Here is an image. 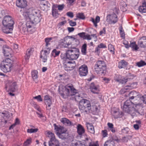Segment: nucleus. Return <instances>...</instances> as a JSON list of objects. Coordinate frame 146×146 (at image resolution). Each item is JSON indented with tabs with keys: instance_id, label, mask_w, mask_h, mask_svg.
<instances>
[{
	"instance_id": "f257e3e1",
	"label": "nucleus",
	"mask_w": 146,
	"mask_h": 146,
	"mask_svg": "<svg viewBox=\"0 0 146 146\" xmlns=\"http://www.w3.org/2000/svg\"><path fill=\"white\" fill-rule=\"evenodd\" d=\"M60 94L64 98H67L69 96L74 95L77 93V90L72 84L66 85L62 90L60 89Z\"/></svg>"
},
{
	"instance_id": "f03ea898",
	"label": "nucleus",
	"mask_w": 146,
	"mask_h": 146,
	"mask_svg": "<svg viewBox=\"0 0 146 146\" xmlns=\"http://www.w3.org/2000/svg\"><path fill=\"white\" fill-rule=\"evenodd\" d=\"M132 103L131 100H127L124 102L123 107V110L130 114L132 116L135 115L136 112L135 108L132 105Z\"/></svg>"
},
{
	"instance_id": "7ed1b4c3",
	"label": "nucleus",
	"mask_w": 146,
	"mask_h": 146,
	"mask_svg": "<svg viewBox=\"0 0 146 146\" xmlns=\"http://www.w3.org/2000/svg\"><path fill=\"white\" fill-rule=\"evenodd\" d=\"M79 53V50L78 48L74 47L66 51V57L69 60H75L78 57Z\"/></svg>"
},
{
	"instance_id": "20e7f679",
	"label": "nucleus",
	"mask_w": 146,
	"mask_h": 146,
	"mask_svg": "<svg viewBox=\"0 0 146 146\" xmlns=\"http://www.w3.org/2000/svg\"><path fill=\"white\" fill-rule=\"evenodd\" d=\"M90 102L86 99H83L80 100L79 102V107L82 112H87L91 109Z\"/></svg>"
},
{
	"instance_id": "39448f33",
	"label": "nucleus",
	"mask_w": 146,
	"mask_h": 146,
	"mask_svg": "<svg viewBox=\"0 0 146 146\" xmlns=\"http://www.w3.org/2000/svg\"><path fill=\"white\" fill-rule=\"evenodd\" d=\"M12 67L11 60L9 58H6L3 60L0 64L1 69L5 73L10 72Z\"/></svg>"
},
{
	"instance_id": "423d86ee",
	"label": "nucleus",
	"mask_w": 146,
	"mask_h": 146,
	"mask_svg": "<svg viewBox=\"0 0 146 146\" xmlns=\"http://www.w3.org/2000/svg\"><path fill=\"white\" fill-rule=\"evenodd\" d=\"M106 68V64L104 61H97L94 66L95 71L97 74H104Z\"/></svg>"
},
{
	"instance_id": "0eeeda50",
	"label": "nucleus",
	"mask_w": 146,
	"mask_h": 146,
	"mask_svg": "<svg viewBox=\"0 0 146 146\" xmlns=\"http://www.w3.org/2000/svg\"><path fill=\"white\" fill-rule=\"evenodd\" d=\"M46 132V136L50 139L48 142L49 146H59V142L56 139L54 134L49 131H47Z\"/></svg>"
},
{
	"instance_id": "6e6552de",
	"label": "nucleus",
	"mask_w": 146,
	"mask_h": 146,
	"mask_svg": "<svg viewBox=\"0 0 146 146\" xmlns=\"http://www.w3.org/2000/svg\"><path fill=\"white\" fill-rule=\"evenodd\" d=\"M38 11L37 10L31 8L25 11L23 13V15L26 19H29L30 17L35 16L37 14Z\"/></svg>"
},
{
	"instance_id": "1a4fd4ad",
	"label": "nucleus",
	"mask_w": 146,
	"mask_h": 146,
	"mask_svg": "<svg viewBox=\"0 0 146 146\" xmlns=\"http://www.w3.org/2000/svg\"><path fill=\"white\" fill-rule=\"evenodd\" d=\"M11 118L8 112L5 111L0 113V121L2 123H7V121L10 120Z\"/></svg>"
},
{
	"instance_id": "9d476101",
	"label": "nucleus",
	"mask_w": 146,
	"mask_h": 146,
	"mask_svg": "<svg viewBox=\"0 0 146 146\" xmlns=\"http://www.w3.org/2000/svg\"><path fill=\"white\" fill-rule=\"evenodd\" d=\"M3 24V26H13L14 22L12 20V17L9 15H7L4 17Z\"/></svg>"
},
{
	"instance_id": "9b49d317",
	"label": "nucleus",
	"mask_w": 146,
	"mask_h": 146,
	"mask_svg": "<svg viewBox=\"0 0 146 146\" xmlns=\"http://www.w3.org/2000/svg\"><path fill=\"white\" fill-rule=\"evenodd\" d=\"M75 66L76 64L74 62L66 61L64 63V69L67 71L72 70Z\"/></svg>"
},
{
	"instance_id": "f8f14e48",
	"label": "nucleus",
	"mask_w": 146,
	"mask_h": 146,
	"mask_svg": "<svg viewBox=\"0 0 146 146\" xmlns=\"http://www.w3.org/2000/svg\"><path fill=\"white\" fill-rule=\"evenodd\" d=\"M129 96V100H134V102L136 103H137L136 102L137 100H139L140 97V95L138 93H137L135 91H133L130 92L128 94Z\"/></svg>"
},
{
	"instance_id": "ddd939ff",
	"label": "nucleus",
	"mask_w": 146,
	"mask_h": 146,
	"mask_svg": "<svg viewBox=\"0 0 146 146\" xmlns=\"http://www.w3.org/2000/svg\"><path fill=\"white\" fill-rule=\"evenodd\" d=\"M26 26L28 27V32L31 33H32L35 31L36 30V25L31 22V21L29 20L27 21Z\"/></svg>"
},
{
	"instance_id": "4468645a",
	"label": "nucleus",
	"mask_w": 146,
	"mask_h": 146,
	"mask_svg": "<svg viewBox=\"0 0 146 146\" xmlns=\"http://www.w3.org/2000/svg\"><path fill=\"white\" fill-rule=\"evenodd\" d=\"M79 72L80 76H86L88 72V68L87 66L84 64L81 66L79 68Z\"/></svg>"
},
{
	"instance_id": "2eb2a0df",
	"label": "nucleus",
	"mask_w": 146,
	"mask_h": 146,
	"mask_svg": "<svg viewBox=\"0 0 146 146\" xmlns=\"http://www.w3.org/2000/svg\"><path fill=\"white\" fill-rule=\"evenodd\" d=\"M90 89L91 92L94 94H98L100 91L99 85L93 83L90 84Z\"/></svg>"
},
{
	"instance_id": "dca6fc26",
	"label": "nucleus",
	"mask_w": 146,
	"mask_h": 146,
	"mask_svg": "<svg viewBox=\"0 0 146 146\" xmlns=\"http://www.w3.org/2000/svg\"><path fill=\"white\" fill-rule=\"evenodd\" d=\"M47 50H42L41 52V55L40 57L43 60L44 62H45L47 60V56L50 52V48H46Z\"/></svg>"
},
{
	"instance_id": "f3484780",
	"label": "nucleus",
	"mask_w": 146,
	"mask_h": 146,
	"mask_svg": "<svg viewBox=\"0 0 146 146\" xmlns=\"http://www.w3.org/2000/svg\"><path fill=\"white\" fill-rule=\"evenodd\" d=\"M143 105L141 103H138L136 104V107L137 109H138L136 110L135 109L136 115L137 113L141 115H144V111L143 109Z\"/></svg>"
},
{
	"instance_id": "a211bd4d",
	"label": "nucleus",
	"mask_w": 146,
	"mask_h": 146,
	"mask_svg": "<svg viewBox=\"0 0 146 146\" xmlns=\"http://www.w3.org/2000/svg\"><path fill=\"white\" fill-rule=\"evenodd\" d=\"M3 51L4 55L5 56L9 57L12 56V49L8 46H4L3 48Z\"/></svg>"
},
{
	"instance_id": "6ab92c4d",
	"label": "nucleus",
	"mask_w": 146,
	"mask_h": 146,
	"mask_svg": "<svg viewBox=\"0 0 146 146\" xmlns=\"http://www.w3.org/2000/svg\"><path fill=\"white\" fill-rule=\"evenodd\" d=\"M60 43L64 47L67 48L71 44V42L70 39L65 37L60 40Z\"/></svg>"
},
{
	"instance_id": "aec40b11",
	"label": "nucleus",
	"mask_w": 146,
	"mask_h": 146,
	"mask_svg": "<svg viewBox=\"0 0 146 146\" xmlns=\"http://www.w3.org/2000/svg\"><path fill=\"white\" fill-rule=\"evenodd\" d=\"M17 6L21 8H24L27 5V2L26 0H17L16 3Z\"/></svg>"
},
{
	"instance_id": "412c9836",
	"label": "nucleus",
	"mask_w": 146,
	"mask_h": 146,
	"mask_svg": "<svg viewBox=\"0 0 146 146\" xmlns=\"http://www.w3.org/2000/svg\"><path fill=\"white\" fill-rule=\"evenodd\" d=\"M29 19H26L27 21H31V22L33 23L35 25L38 23L40 21V19L36 15L35 16H33L32 17H30Z\"/></svg>"
},
{
	"instance_id": "4be33fe9",
	"label": "nucleus",
	"mask_w": 146,
	"mask_h": 146,
	"mask_svg": "<svg viewBox=\"0 0 146 146\" xmlns=\"http://www.w3.org/2000/svg\"><path fill=\"white\" fill-rule=\"evenodd\" d=\"M146 37H142L140 38L138 42V44L141 47H146Z\"/></svg>"
},
{
	"instance_id": "5701e85b",
	"label": "nucleus",
	"mask_w": 146,
	"mask_h": 146,
	"mask_svg": "<svg viewBox=\"0 0 146 146\" xmlns=\"http://www.w3.org/2000/svg\"><path fill=\"white\" fill-rule=\"evenodd\" d=\"M54 129L58 133H64L66 131V129L65 128L61 126H58L56 124H54Z\"/></svg>"
},
{
	"instance_id": "b1692460",
	"label": "nucleus",
	"mask_w": 146,
	"mask_h": 146,
	"mask_svg": "<svg viewBox=\"0 0 146 146\" xmlns=\"http://www.w3.org/2000/svg\"><path fill=\"white\" fill-rule=\"evenodd\" d=\"M13 26H3L2 29L3 32L6 34H8L11 33L13 30Z\"/></svg>"
},
{
	"instance_id": "393cba45",
	"label": "nucleus",
	"mask_w": 146,
	"mask_h": 146,
	"mask_svg": "<svg viewBox=\"0 0 146 146\" xmlns=\"http://www.w3.org/2000/svg\"><path fill=\"white\" fill-rule=\"evenodd\" d=\"M77 132L79 135H82L84 133L85 130L83 127L80 124H78L77 126Z\"/></svg>"
},
{
	"instance_id": "a878e982",
	"label": "nucleus",
	"mask_w": 146,
	"mask_h": 146,
	"mask_svg": "<svg viewBox=\"0 0 146 146\" xmlns=\"http://www.w3.org/2000/svg\"><path fill=\"white\" fill-rule=\"evenodd\" d=\"M86 126L89 132L92 134L94 133V129L92 124L89 123H86Z\"/></svg>"
},
{
	"instance_id": "bb28decb",
	"label": "nucleus",
	"mask_w": 146,
	"mask_h": 146,
	"mask_svg": "<svg viewBox=\"0 0 146 146\" xmlns=\"http://www.w3.org/2000/svg\"><path fill=\"white\" fill-rule=\"evenodd\" d=\"M84 139H83L84 141L83 144H84L85 146H89L92 142V140L86 135H84Z\"/></svg>"
},
{
	"instance_id": "cd10ccee",
	"label": "nucleus",
	"mask_w": 146,
	"mask_h": 146,
	"mask_svg": "<svg viewBox=\"0 0 146 146\" xmlns=\"http://www.w3.org/2000/svg\"><path fill=\"white\" fill-rule=\"evenodd\" d=\"M51 98V97L47 95L45 96L44 97L45 103L46 105H48L49 107L52 104Z\"/></svg>"
},
{
	"instance_id": "c85d7f7f",
	"label": "nucleus",
	"mask_w": 146,
	"mask_h": 146,
	"mask_svg": "<svg viewBox=\"0 0 146 146\" xmlns=\"http://www.w3.org/2000/svg\"><path fill=\"white\" fill-rule=\"evenodd\" d=\"M137 85V83H133V84H131L129 85H128L126 86L122 90L124 91V92H126L125 90H127L128 89H131L132 88H134L136 87Z\"/></svg>"
},
{
	"instance_id": "c756f323",
	"label": "nucleus",
	"mask_w": 146,
	"mask_h": 146,
	"mask_svg": "<svg viewBox=\"0 0 146 146\" xmlns=\"http://www.w3.org/2000/svg\"><path fill=\"white\" fill-rule=\"evenodd\" d=\"M139 10V11L142 13L146 12V2H144L142 3V5L140 6Z\"/></svg>"
},
{
	"instance_id": "7c9ffc66",
	"label": "nucleus",
	"mask_w": 146,
	"mask_h": 146,
	"mask_svg": "<svg viewBox=\"0 0 146 146\" xmlns=\"http://www.w3.org/2000/svg\"><path fill=\"white\" fill-rule=\"evenodd\" d=\"M17 88V84L16 82H11L9 87V90L10 91L14 92Z\"/></svg>"
},
{
	"instance_id": "2f4dec72",
	"label": "nucleus",
	"mask_w": 146,
	"mask_h": 146,
	"mask_svg": "<svg viewBox=\"0 0 146 146\" xmlns=\"http://www.w3.org/2000/svg\"><path fill=\"white\" fill-rule=\"evenodd\" d=\"M61 121L63 124L66 123L68 126H73V124L69 119L66 118H62L61 120Z\"/></svg>"
},
{
	"instance_id": "473e14b6",
	"label": "nucleus",
	"mask_w": 146,
	"mask_h": 146,
	"mask_svg": "<svg viewBox=\"0 0 146 146\" xmlns=\"http://www.w3.org/2000/svg\"><path fill=\"white\" fill-rule=\"evenodd\" d=\"M111 114L112 116L115 119L120 117L121 115L119 111L118 110L112 111Z\"/></svg>"
},
{
	"instance_id": "72a5a7b5",
	"label": "nucleus",
	"mask_w": 146,
	"mask_h": 146,
	"mask_svg": "<svg viewBox=\"0 0 146 146\" xmlns=\"http://www.w3.org/2000/svg\"><path fill=\"white\" fill-rule=\"evenodd\" d=\"M33 48L28 49L25 56V58L26 61L28 60L31 54L33 53Z\"/></svg>"
},
{
	"instance_id": "f704fd0d",
	"label": "nucleus",
	"mask_w": 146,
	"mask_h": 146,
	"mask_svg": "<svg viewBox=\"0 0 146 146\" xmlns=\"http://www.w3.org/2000/svg\"><path fill=\"white\" fill-rule=\"evenodd\" d=\"M100 17L99 16H97L95 20L93 18H91L90 21L93 23L95 27H97L98 26L97 23L100 22Z\"/></svg>"
},
{
	"instance_id": "c9c22d12",
	"label": "nucleus",
	"mask_w": 146,
	"mask_h": 146,
	"mask_svg": "<svg viewBox=\"0 0 146 146\" xmlns=\"http://www.w3.org/2000/svg\"><path fill=\"white\" fill-rule=\"evenodd\" d=\"M127 64V63L123 60L119 63L118 66L119 68H121L126 66Z\"/></svg>"
},
{
	"instance_id": "e433bc0d",
	"label": "nucleus",
	"mask_w": 146,
	"mask_h": 146,
	"mask_svg": "<svg viewBox=\"0 0 146 146\" xmlns=\"http://www.w3.org/2000/svg\"><path fill=\"white\" fill-rule=\"evenodd\" d=\"M38 72L36 70L32 72V77L35 81H36L38 77Z\"/></svg>"
},
{
	"instance_id": "4c0bfd02",
	"label": "nucleus",
	"mask_w": 146,
	"mask_h": 146,
	"mask_svg": "<svg viewBox=\"0 0 146 146\" xmlns=\"http://www.w3.org/2000/svg\"><path fill=\"white\" fill-rule=\"evenodd\" d=\"M110 20L114 24L116 23L117 21V16L115 14L111 15Z\"/></svg>"
},
{
	"instance_id": "58836bf2",
	"label": "nucleus",
	"mask_w": 146,
	"mask_h": 146,
	"mask_svg": "<svg viewBox=\"0 0 146 146\" xmlns=\"http://www.w3.org/2000/svg\"><path fill=\"white\" fill-rule=\"evenodd\" d=\"M104 146H115L114 141L111 140H107L105 142Z\"/></svg>"
},
{
	"instance_id": "ea45409f",
	"label": "nucleus",
	"mask_w": 146,
	"mask_h": 146,
	"mask_svg": "<svg viewBox=\"0 0 146 146\" xmlns=\"http://www.w3.org/2000/svg\"><path fill=\"white\" fill-rule=\"evenodd\" d=\"M40 5L41 7H44L45 6H48V2L46 0H39Z\"/></svg>"
},
{
	"instance_id": "a19ab883",
	"label": "nucleus",
	"mask_w": 146,
	"mask_h": 146,
	"mask_svg": "<svg viewBox=\"0 0 146 146\" xmlns=\"http://www.w3.org/2000/svg\"><path fill=\"white\" fill-rule=\"evenodd\" d=\"M54 37H50V38H47L45 39V41L46 42V48H48V46L50 45V41L52 40L54 38Z\"/></svg>"
},
{
	"instance_id": "79ce46f5",
	"label": "nucleus",
	"mask_w": 146,
	"mask_h": 146,
	"mask_svg": "<svg viewBox=\"0 0 146 146\" xmlns=\"http://www.w3.org/2000/svg\"><path fill=\"white\" fill-rule=\"evenodd\" d=\"M60 53V51H57L56 49H54L52 52L51 54V56L54 57H55L56 56H58Z\"/></svg>"
},
{
	"instance_id": "37998d69",
	"label": "nucleus",
	"mask_w": 146,
	"mask_h": 146,
	"mask_svg": "<svg viewBox=\"0 0 146 146\" xmlns=\"http://www.w3.org/2000/svg\"><path fill=\"white\" fill-rule=\"evenodd\" d=\"M32 139L29 138L25 141L23 146H29L32 142Z\"/></svg>"
},
{
	"instance_id": "c03bdc74",
	"label": "nucleus",
	"mask_w": 146,
	"mask_h": 146,
	"mask_svg": "<svg viewBox=\"0 0 146 146\" xmlns=\"http://www.w3.org/2000/svg\"><path fill=\"white\" fill-rule=\"evenodd\" d=\"M87 44H84L82 47L81 52L83 54L85 55L86 53Z\"/></svg>"
},
{
	"instance_id": "a18cd8bd",
	"label": "nucleus",
	"mask_w": 146,
	"mask_h": 146,
	"mask_svg": "<svg viewBox=\"0 0 146 146\" xmlns=\"http://www.w3.org/2000/svg\"><path fill=\"white\" fill-rule=\"evenodd\" d=\"M129 47H131L133 48V49L135 50H137L139 48V47L137 46L135 42L131 43L130 45L129 46Z\"/></svg>"
},
{
	"instance_id": "49530a36",
	"label": "nucleus",
	"mask_w": 146,
	"mask_h": 146,
	"mask_svg": "<svg viewBox=\"0 0 146 146\" xmlns=\"http://www.w3.org/2000/svg\"><path fill=\"white\" fill-rule=\"evenodd\" d=\"M19 119L18 118H17L16 119L15 122L14 123L11 125L9 127V129H13V128L16 125H18L19 123Z\"/></svg>"
},
{
	"instance_id": "de8ad7c7",
	"label": "nucleus",
	"mask_w": 146,
	"mask_h": 146,
	"mask_svg": "<svg viewBox=\"0 0 146 146\" xmlns=\"http://www.w3.org/2000/svg\"><path fill=\"white\" fill-rule=\"evenodd\" d=\"M139 100L144 104H146V95H144L143 96L140 95Z\"/></svg>"
},
{
	"instance_id": "09e8293b",
	"label": "nucleus",
	"mask_w": 146,
	"mask_h": 146,
	"mask_svg": "<svg viewBox=\"0 0 146 146\" xmlns=\"http://www.w3.org/2000/svg\"><path fill=\"white\" fill-rule=\"evenodd\" d=\"M116 80L118 82H119L120 83L123 84L126 83L127 82V79L122 78L121 79H116Z\"/></svg>"
},
{
	"instance_id": "8fccbe9b",
	"label": "nucleus",
	"mask_w": 146,
	"mask_h": 146,
	"mask_svg": "<svg viewBox=\"0 0 146 146\" xmlns=\"http://www.w3.org/2000/svg\"><path fill=\"white\" fill-rule=\"evenodd\" d=\"M58 14V10L53 7L52 9V15L54 17H56Z\"/></svg>"
},
{
	"instance_id": "3c124183",
	"label": "nucleus",
	"mask_w": 146,
	"mask_h": 146,
	"mask_svg": "<svg viewBox=\"0 0 146 146\" xmlns=\"http://www.w3.org/2000/svg\"><path fill=\"white\" fill-rule=\"evenodd\" d=\"M72 145H75L76 146H85L84 144L80 141H78L75 143H72Z\"/></svg>"
},
{
	"instance_id": "603ef678",
	"label": "nucleus",
	"mask_w": 146,
	"mask_h": 146,
	"mask_svg": "<svg viewBox=\"0 0 146 146\" xmlns=\"http://www.w3.org/2000/svg\"><path fill=\"white\" fill-rule=\"evenodd\" d=\"M145 65H146V63H145L144 61L142 60H141L136 63V65L139 67L143 66Z\"/></svg>"
},
{
	"instance_id": "864d4df0",
	"label": "nucleus",
	"mask_w": 146,
	"mask_h": 146,
	"mask_svg": "<svg viewBox=\"0 0 146 146\" xmlns=\"http://www.w3.org/2000/svg\"><path fill=\"white\" fill-rule=\"evenodd\" d=\"M108 48L109 50L112 52L113 54L114 53V46L111 44H109L108 45Z\"/></svg>"
},
{
	"instance_id": "5fc2aeb1",
	"label": "nucleus",
	"mask_w": 146,
	"mask_h": 146,
	"mask_svg": "<svg viewBox=\"0 0 146 146\" xmlns=\"http://www.w3.org/2000/svg\"><path fill=\"white\" fill-rule=\"evenodd\" d=\"M57 135L60 138L62 139H66L67 137V135L65 133L62 134H61V133H57Z\"/></svg>"
},
{
	"instance_id": "6e6d98bb",
	"label": "nucleus",
	"mask_w": 146,
	"mask_h": 146,
	"mask_svg": "<svg viewBox=\"0 0 146 146\" xmlns=\"http://www.w3.org/2000/svg\"><path fill=\"white\" fill-rule=\"evenodd\" d=\"M37 129H28L27 130V132L28 133H31L36 132L38 131Z\"/></svg>"
},
{
	"instance_id": "4d7b16f0",
	"label": "nucleus",
	"mask_w": 146,
	"mask_h": 146,
	"mask_svg": "<svg viewBox=\"0 0 146 146\" xmlns=\"http://www.w3.org/2000/svg\"><path fill=\"white\" fill-rule=\"evenodd\" d=\"M77 17L78 18L82 19H84L85 18V17L83 13H79L77 15Z\"/></svg>"
},
{
	"instance_id": "13d9d810",
	"label": "nucleus",
	"mask_w": 146,
	"mask_h": 146,
	"mask_svg": "<svg viewBox=\"0 0 146 146\" xmlns=\"http://www.w3.org/2000/svg\"><path fill=\"white\" fill-rule=\"evenodd\" d=\"M86 33L84 32H82L78 34V35H79L80 37L83 38L84 39H86Z\"/></svg>"
},
{
	"instance_id": "bf43d9fd",
	"label": "nucleus",
	"mask_w": 146,
	"mask_h": 146,
	"mask_svg": "<svg viewBox=\"0 0 146 146\" xmlns=\"http://www.w3.org/2000/svg\"><path fill=\"white\" fill-rule=\"evenodd\" d=\"M66 23V21H63L60 22L58 23L57 25V27L58 28H60L62 26H63Z\"/></svg>"
},
{
	"instance_id": "052dcab7",
	"label": "nucleus",
	"mask_w": 146,
	"mask_h": 146,
	"mask_svg": "<svg viewBox=\"0 0 146 146\" xmlns=\"http://www.w3.org/2000/svg\"><path fill=\"white\" fill-rule=\"evenodd\" d=\"M102 134L103 137H107L108 135L107 130H102Z\"/></svg>"
},
{
	"instance_id": "680f3d73",
	"label": "nucleus",
	"mask_w": 146,
	"mask_h": 146,
	"mask_svg": "<svg viewBox=\"0 0 146 146\" xmlns=\"http://www.w3.org/2000/svg\"><path fill=\"white\" fill-rule=\"evenodd\" d=\"M33 98L35 99H36L38 101L41 102L42 101V98L40 95H39L37 96L33 97Z\"/></svg>"
},
{
	"instance_id": "e2e57ef3",
	"label": "nucleus",
	"mask_w": 146,
	"mask_h": 146,
	"mask_svg": "<svg viewBox=\"0 0 146 146\" xmlns=\"http://www.w3.org/2000/svg\"><path fill=\"white\" fill-rule=\"evenodd\" d=\"M69 23L70 25L71 26H74L76 25V22L73 21L72 20H69Z\"/></svg>"
},
{
	"instance_id": "0e129e2a",
	"label": "nucleus",
	"mask_w": 146,
	"mask_h": 146,
	"mask_svg": "<svg viewBox=\"0 0 146 146\" xmlns=\"http://www.w3.org/2000/svg\"><path fill=\"white\" fill-rule=\"evenodd\" d=\"M122 28H121L120 30L121 36V37H122L123 38H124L125 37V34L124 32H123V31H122Z\"/></svg>"
},
{
	"instance_id": "69168bd1",
	"label": "nucleus",
	"mask_w": 146,
	"mask_h": 146,
	"mask_svg": "<svg viewBox=\"0 0 146 146\" xmlns=\"http://www.w3.org/2000/svg\"><path fill=\"white\" fill-rule=\"evenodd\" d=\"M22 30L24 32L26 31H28V27L26 26V25H23Z\"/></svg>"
},
{
	"instance_id": "338daca9",
	"label": "nucleus",
	"mask_w": 146,
	"mask_h": 146,
	"mask_svg": "<svg viewBox=\"0 0 146 146\" xmlns=\"http://www.w3.org/2000/svg\"><path fill=\"white\" fill-rule=\"evenodd\" d=\"M133 127L135 130H138L141 127V125H139L138 124H135L134 125Z\"/></svg>"
},
{
	"instance_id": "774afa93",
	"label": "nucleus",
	"mask_w": 146,
	"mask_h": 146,
	"mask_svg": "<svg viewBox=\"0 0 146 146\" xmlns=\"http://www.w3.org/2000/svg\"><path fill=\"white\" fill-rule=\"evenodd\" d=\"M66 15L68 16L71 18H73V13L72 12H68L66 13Z\"/></svg>"
}]
</instances>
